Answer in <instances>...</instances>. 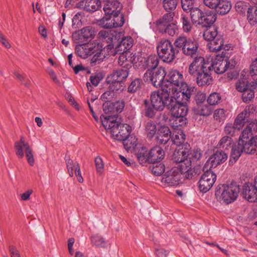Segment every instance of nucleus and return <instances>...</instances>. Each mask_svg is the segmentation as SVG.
Returning a JSON list of instances; mask_svg holds the SVG:
<instances>
[{
    "instance_id": "obj_1",
    "label": "nucleus",
    "mask_w": 257,
    "mask_h": 257,
    "mask_svg": "<svg viewBox=\"0 0 257 257\" xmlns=\"http://www.w3.org/2000/svg\"><path fill=\"white\" fill-rule=\"evenodd\" d=\"M123 107V104L118 102H104L103 104V111L108 115H101L100 118L103 126L111 134L112 138L119 141H124L127 144L129 142L127 139L131 132V127L126 123H121L119 118L114 114L120 112Z\"/></svg>"
},
{
    "instance_id": "obj_2",
    "label": "nucleus",
    "mask_w": 257,
    "mask_h": 257,
    "mask_svg": "<svg viewBox=\"0 0 257 257\" xmlns=\"http://www.w3.org/2000/svg\"><path fill=\"white\" fill-rule=\"evenodd\" d=\"M162 86L167 87V89L177 98L181 95L184 99L190 98L194 89V87L189 86L184 82L183 74L176 70L169 72L167 79L162 83Z\"/></svg>"
},
{
    "instance_id": "obj_3",
    "label": "nucleus",
    "mask_w": 257,
    "mask_h": 257,
    "mask_svg": "<svg viewBox=\"0 0 257 257\" xmlns=\"http://www.w3.org/2000/svg\"><path fill=\"white\" fill-rule=\"evenodd\" d=\"M212 65L202 57H196L189 66V74L196 78L199 86L210 85L212 81Z\"/></svg>"
},
{
    "instance_id": "obj_4",
    "label": "nucleus",
    "mask_w": 257,
    "mask_h": 257,
    "mask_svg": "<svg viewBox=\"0 0 257 257\" xmlns=\"http://www.w3.org/2000/svg\"><path fill=\"white\" fill-rule=\"evenodd\" d=\"M183 99L182 96L179 97H173L170 100V103L168 109H170L171 115L176 118V121L179 120V125H182L186 123L185 116L188 112V108L185 103L189 100Z\"/></svg>"
},
{
    "instance_id": "obj_5",
    "label": "nucleus",
    "mask_w": 257,
    "mask_h": 257,
    "mask_svg": "<svg viewBox=\"0 0 257 257\" xmlns=\"http://www.w3.org/2000/svg\"><path fill=\"white\" fill-rule=\"evenodd\" d=\"M167 88V87L162 86L161 90L152 92L150 95L151 103L155 110L162 111L165 107L168 108L171 99L176 97Z\"/></svg>"
},
{
    "instance_id": "obj_6",
    "label": "nucleus",
    "mask_w": 257,
    "mask_h": 257,
    "mask_svg": "<svg viewBox=\"0 0 257 257\" xmlns=\"http://www.w3.org/2000/svg\"><path fill=\"white\" fill-rule=\"evenodd\" d=\"M239 190L235 184H223L216 191L215 196L220 202L228 204L236 200Z\"/></svg>"
},
{
    "instance_id": "obj_7",
    "label": "nucleus",
    "mask_w": 257,
    "mask_h": 257,
    "mask_svg": "<svg viewBox=\"0 0 257 257\" xmlns=\"http://www.w3.org/2000/svg\"><path fill=\"white\" fill-rule=\"evenodd\" d=\"M157 52L159 57L165 62L170 63L175 59L178 51L168 40H161L158 44Z\"/></svg>"
},
{
    "instance_id": "obj_8",
    "label": "nucleus",
    "mask_w": 257,
    "mask_h": 257,
    "mask_svg": "<svg viewBox=\"0 0 257 257\" xmlns=\"http://www.w3.org/2000/svg\"><path fill=\"white\" fill-rule=\"evenodd\" d=\"M188 11L190 12L191 19L193 23L207 27L212 25L215 21L214 15L204 14L198 8H192Z\"/></svg>"
},
{
    "instance_id": "obj_9",
    "label": "nucleus",
    "mask_w": 257,
    "mask_h": 257,
    "mask_svg": "<svg viewBox=\"0 0 257 257\" xmlns=\"http://www.w3.org/2000/svg\"><path fill=\"white\" fill-rule=\"evenodd\" d=\"M102 48V45L97 40L89 43L78 45L75 47V53L80 58L86 59L96 51L100 50Z\"/></svg>"
},
{
    "instance_id": "obj_10",
    "label": "nucleus",
    "mask_w": 257,
    "mask_h": 257,
    "mask_svg": "<svg viewBox=\"0 0 257 257\" xmlns=\"http://www.w3.org/2000/svg\"><path fill=\"white\" fill-rule=\"evenodd\" d=\"M14 148L16 151V154L19 158H23L24 156L23 149H25L26 156L28 162L31 166H33L34 163V158L32 154V150L29 143L25 141V138L21 136L20 140L15 143Z\"/></svg>"
},
{
    "instance_id": "obj_11",
    "label": "nucleus",
    "mask_w": 257,
    "mask_h": 257,
    "mask_svg": "<svg viewBox=\"0 0 257 257\" xmlns=\"http://www.w3.org/2000/svg\"><path fill=\"white\" fill-rule=\"evenodd\" d=\"M166 75L165 68L160 67L156 70H148L144 75V79L145 81L151 82L155 87L161 86L162 87Z\"/></svg>"
},
{
    "instance_id": "obj_12",
    "label": "nucleus",
    "mask_w": 257,
    "mask_h": 257,
    "mask_svg": "<svg viewBox=\"0 0 257 257\" xmlns=\"http://www.w3.org/2000/svg\"><path fill=\"white\" fill-rule=\"evenodd\" d=\"M124 22L123 15L104 14V16L99 20V25L105 29L121 27Z\"/></svg>"
},
{
    "instance_id": "obj_13",
    "label": "nucleus",
    "mask_w": 257,
    "mask_h": 257,
    "mask_svg": "<svg viewBox=\"0 0 257 257\" xmlns=\"http://www.w3.org/2000/svg\"><path fill=\"white\" fill-rule=\"evenodd\" d=\"M203 171L204 173L198 182L199 188L201 192L206 193L213 186L216 179V175L209 168L203 170Z\"/></svg>"
},
{
    "instance_id": "obj_14",
    "label": "nucleus",
    "mask_w": 257,
    "mask_h": 257,
    "mask_svg": "<svg viewBox=\"0 0 257 257\" xmlns=\"http://www.w3.org/2000/svg\"><path fill=\"white\" fill-rule=\"evenodd\" d=\"M225 54V53L222 51L220 55H217L213 62L210 63L212 65V70L214 69V71L217 74L223 73L230 67V63L228 61ZM230 67L233 68L234 66L231 65Z\"/></svg>"
},
{
    "instance_id": "obj_15",
    "label": "nucleus",
    "mask_w": 257,
    "mask_h": 257,
    "mask_svg": "<svg viewBox=\"0 0 257 257\" xmlns=\"http://www.w3.org/2000/svg\"><path fill=\"white\" fill-rule=\"evenodd\" d=\"M182 176L176 168L167 171L162 178V182L169 186H177L182 183Z\"/></svg>"
},
{
    "instance_id": "obj_16",
    "label": "nucleus",
    "mask_w": 257,
    "mask_h": 257,
    "mask_svg": "<svg viewBox=\"0 0 257 257\" xmlns=\"http://www.w3.org/2000/svg\"><path fill=\"white\" fill-rule=\"evenodd\" d=\"M227 159V155L222 151H216L207 161L203 167V170L211 169L224 163Z\"/></svg>"
},
{
    "instance_id": "obj_17",
    "label": "nucleus",
    "mask_w": 257,
    "mask_h": 257,
    "mask_svg": "<svg viewBox=\"0 0 257 257\" xmlns=\"http://www.w3.org/2000/svg\"><path fill=\"white\" fill-rule=\"evenodd\" d=\"M242 194L249 202H253L257 200V176L253 184L248 183L243 186Z\"/></svg>"
},
{
    "instance_id": "obj_18",
    "label": "nucleus",
    "mask_w": 257,
    "mask_h": 257,
    "mask_svg": "<svg viewBox=\"0 0 257 257\" xmlns=\"http://www.w3.org/2000/svg\"><path fill=\"white\" fill-rule=\"evenodd\" d=\"M254 110L253 106H247L241 112L237 115L234 122V125L237 127V130H240L243 127L245 123L247 121L250 113L253 112Z\"/></svg>"
},
{
    "instance_id": "obj_19",
    "label": "nucleus",
    "mask_w": 257,
    "mask_h": 257,
    "mask_svg": "<svg viewBox=\"0 0 257 257\" xmlns=\"http://www.w3.org/2000/svg\"><path fill=\"white\" fill-rule=\"evenodd\" d=\"M159 58L156 55H151L147 58L141 57L138 66L142 69L154 70L159 64Z\"/></svg>"
},
{
    "instance_id": "obj_20",
    "label": "nucleus",
    "mask_w": 257,
    "mask_h": 257,
    "mask_svg": "<svg viewBox=\"0 0 257 257\" xmlns=\"http://www.w3.org/2000/svg\"><path fill=\"white\" fill-rule=\"evenodd\" d=\"M103 11L104 14L123 15L120 13L121 6L118 0H104Z\"/></svg>"
},
{
    "instance_id": "obj_21",
    "label": "nucleus",
    "mask_w": 257,
    "mask_h": 257,
    "mask_svg": "<svg viewBox=\"0 0 257 257\" xmlns=\"http://www.w3.org/2000/svg\"><path fill=\"white\" fill-rule=\"evenodd\" d=\"M128 76V71L127 69H120L114 71L108 75L106 81L107 83L113 82H123Z\"/></svg>"
},
{
    "instance_id": "obj_22",
    "label": "nucleus",
    "mask_w": 257,
    "mask_h": 257,
    "mask_svg": "<svg viewBox=\"0 0 257 257\" xmlns=\"http://www.w3.org/2000/svg\"><path fill=\"white\" fill-rule=\"evenodd\" d=\"M191 160L190 159H186L182 162L176 164V166L173 168H176L178 171L182 175H185V177L187 179H191L193 177V171L191 169Z\"/></svg>"
},
{
    "instance_id": "obj_23",
    "label": "nucleus",
    "mask_w": 257,
    "mask_h": 257,
    "mask_svg": "<svg viewBox=\"0 0 257 257\" xmlns=\"http://www.w3.org/2000/svg\"><path fill=\"white\" fill-rule=\"evenodd\" d=\"M78 5L84 11L93 13L100 8L101 2L100 0H83L79 2Z\"/></svg>"
},
{
    "instance_id": "obj_24",
    "label": "nucleus",
    "mask_w": 257,
    "mask_h": 257,
    "mask_svg": "<svg viewBox=\"0 0 257 257\" xmlns=\"http://www.w3.org/2000/svg\"><path fill=\"white\" fill-rule=\"evenodd\" d=\"M242 141L241 147L243 152L246 154H254L256 152L257 136L251 138L249 140L239 139Z\"/></svg>"
},
{
    "instance_id": "obj_25",
    "label": "nucleus",
    "mask_w": 257,
    "mask_h": 257,
    "mask_svg": "<svg viewBox=\"0 0 257 257\" xmlns=\"http://www.w3.org/2000/svg\"><path fill=\"white\" fill-rule=\"evenodd\" d=\"M165 153L163 149L159 146L152 149L148 154L149 163L154 164L160 162L164 157Z\"/></svg>"
},
{
    "instance_id": "obj_26",
    "label": "nucleus",
    "mask_w": 257,
    "mask_h": 257,
    "mask_svg": "<svg viewBox=\"0 0 257 257\" xmlns=\"http://www.w3.org/2000/svg\"><path fill=\"white\" fill-rule=\"evenodd\" d=\"M189 145L185 144L183 146L182 148L179 149L177 151H175L174 153L173 161L176 164H178L182 162L186 159L188 158Z\"/></svg>"
},
{
    "instance_id": "obj_27",
    "label": "nucleus",
    "mask_w": 257,
    "mask_h": 257,
    "mask_svg": "<svg viewBox=\"0 0 257 257\" xmlns=\"http://www.w3.org/2000/svg\"><path fill=\"white\" fill-rule=\"evenodd\" d=\"M98 35L100 40L108 44L104 47V49L106 48L107 50H111L113 48V35L110 32L101 30L99 31Z\"/></svg>"
},
{
    "instance_id": "obj_28",
    "label": "nucleus",
    "mask_w": 257,
    "mask_h": 257,
    "mask_svg": "<svg viewBox=\"0 0 257 257\" xmlns=\"http://www.w3.org/2000/svg\"><path fill=\"white\" fill-rule=\"evenodd\" d=\"M242 141L238 140V143L232 146L230 153L229 163L230 165H233L239 159L243 152L241 145H242Z\"/></svg>"
},
{
    "instance_id": "obj_29",
    "label": "nucleus",
    "mask_w": 257,
    "mask_h": 257,
    "mask_svg": "<svg viewBox=\"0 0 257 257\" xmlns=\"http://www.w3.org/2000/svg\"><path fill=\"white\" fill-rule=\"evenodd\" d=\"M257 131V121L254 120L251 121L247 125L246 127L243 130L241 135L240 136L239 139H244L249 140L248 139L250 137L252 138V136Z\"/></svg>"
},
{
    "instance_id": "obj_30",
    "label": "nucleus",
    "mask_w": 257,
    "mask_h": 257,
    "mask_svg": "<svg viewBox=\"0 0 257 257\" xmlns=\"http://www.w3.org/2000/svg\"><path fill=\"white\" fill-rule=\"evenodd\" d=\"M171 131L167 126H162L159 130L157 135V140L159 143L166 144L171 138Z\"/></svg>"
},
{
    "instance_id": "obj_31",
    "label": "nucleus",
    "mask_w": 257,
    "mask_h": 257,
    "mask_svg": "<svg viewBox=\"0 0 257 257\" xmlns=\"http://www.w3.org/2000/svg\"><path fill=\"white\" fill-rule=\"evenodd\" d=\"M207 46L210 52L222 51L223 39L221 37L218 36L216 38L209 41Z\"/></svg>"
},
{
    "instance_id": "obj_32",
    "label": "nucleus",
    "mask_w": 257,
    "mask_h": 257,
    "mask_svg": "<svg viewBox=\"0 0 257 257\" xmlns=\"http://www.w3.org/2000/svg\"><path fill=\"white\" fill-rule=\"evenodd\" d=\"M231 8V4L229 2L226 0H220L219 4L215 10L218 14L224 15L227 14Z\"/></svg>"
},
{
    "instance_id": "obj_33",
    "label": "nucleus",
    "mask_w": 257,
    "mask_h": 257,
    "mask_svg": "<svg viewBox=\"0 0 257 257\" xmlns=\"http://www.w3.org/2000/svg\"><path fill=\"white\" fill-rule=\"evenodd\" d=\"M67 171L70 177H73L74 173L78 172L80 170L79 164L77 162H74L69 157L65 158Z\"/></svg>"
},
{
    "instance_id": "obj_34",
    "label": "nucleus",
    "mask_w": 257,
    "mask_h": 257,
    "mask_svg": "<svg viewBox=\"0 0 257 257\" xmlns=\"http://www.w3.org/2000/svg\"><path fill=\"white\" fill-rule=\"evenodd\" d=\"M188 43H189L186 46V48L185 47L184 50L182 52L185 55L193 57L197 52L198 45L196 42H195L192 40Z\"/></svg>"
},
{
    "instance_id": "obj_35",
    "label": "nucleus",
    "mask_w": 257,
    "mask_h": 257,
    "mask_svg": "<svg viewBox=\"0 0 257 257\" xmlns=\"http://www.w3.org/2000/svg\"><path fill=\"white\" fill-rule=\"evenodd\" d=\"M159 30L163 33L173 36L177 33L178 28L176 24L171 23L166 25L165 26H163L162 28H159Z\"/></svg>"
},
{
    "instance_id": "obj_36",
    "label": "nucleus",
    "mask_w": 257,
    "mask_h": 257,
    "mask_svg": "<svg viewBox=\"0 0 257 257\" xmlns=\"http://www.w3.org/2000/svg\"><path fill=\"white\" fill-rule=\"evenodd\" d=\"M133 39L131 37H126L122 39L118 46V50L126 52L133 46Z\"/></svg>"
},
{
    "instance_id": "obj_37",
    "label": "nucleus",
    "mask_w": 257,
    "mask_h": 257,
    "mask_svg": "<svg viewBox=\"0 0 257 257\" xmlns=\"http://www.w3.org/2000/svg\"><path fill=\"white\" fill-rule=\"evenodd\" d=\"M210 25L207 27V28L203 33L204 39L209 42L218 37L217 31L216 28L214 27H210Z\"/></svg>"
},
{
    "instance_id": "obj_38",
    "label": "nucleus",
    "mask_w": 257,
    "mask_h": 257,
    "mask_svg": "<svg viewBox=\"0 0 257 257\" xmlns=\"http://www.w3.org/2000/svg\"><path fill=\"white\" fill-rule=\"evenodd\" d=\"M145 127V133L147 137L150 139L152 138L156 133V124L153 121L150 120L146 123Z\"/></svg>"
},
{
    "instance_id": "obj_39",
    "label": "nucleus",
    "mask_w": 257,
    "mask_h": 257,
    "mask_svg": "<svg viewBox=\"0 0 257 257\" xmlns=\"http://www.w3.org/2000/svg\"><path fill=\"white\" fill-rule=\"evenodd\" d=\"M91 242L93 245L98 247L105 248L107 242L104 238L98 234L93 235L91 237Z\"/></svg>"
},
{
    "instance_id": "obj_40",
    "label": "nucleus",
    "mask_w": 257,
    "mask_h": 257,
    "mask_svg": "<svg viewBox=\"0 0 257 257\" xmlns=\"http://www.w3.org/2000/svg\"><path fill=\"white\" fill-rule=\"evenodd\" d=\"M136 155L140 164H144L147 162L149 163V156L146 148L142 147L138 150Z\"/></svg>"
},
{
    "instance_id": "obj_41",
    "label": "nucleus",
    "mask_w": 257,
    "mask_h": 257,
    "mask_svg": "<svg viewBox=\"0 0 257 257\" xmlns=\"http://www.w3.org/2000/svg\"><path fill=\"white\" fill-rule=\"evenodd\" d=\"M247 19L251 25L257 23V7H251L247 11Z\"/></svg>"
},
{
    "instance_id": "obj_42",
    "label": "nucleus",
    "mask_w": 257,
    "mask_h": 257,
    "mask_svg": "<svg viewBox=\"0 0 257 257\" xmlns=\"http://www.w3.org/2000/svg\"><path fill=\"white\" fill-rule=\"evenodd\" d=\"M174 17V14L173 13L171 12L165 14L162 18L158 20L157 22L159 28L171 24L170 22L173 21Z\"/></svg>"
},
{
    "instance_id": "obj_43",
    "label": "nucleus",
    "mask_w": 257,
    "mask_h": 257,
    "mask_svg": "<svg viewBox=\"0 0 257 257\" xmlns=\"http://www.w3.org/2000/svg\"><path fill=\"white\" fill-rule=\"evenodd\" d=\"M185 140V135L181 130L176 131L172 137V142L177 146H180L181 144H183Z\"/></svg>"
},
{
    "instance_id": "obj_44",
    "label": "nucleus",
    "mask_w": 257,
    "mask_h": 257,
    "mask_svg": "<svg viewBox=\"0 0 257 257\" xmlns=\"http://www.w3.org/2000/svg\"><path fill=\"white\" fill-rule=\"evenodd\" d=\"M143 82L140 78H135L131 82L128 87V91L131 93H134L141 88Z\"/></svg>"
},
{
    "instance_id": "obj_45",
    "label": "nucleus",
    "mask_w": 257,
    "mask_h": 257,
    "mask_svg": "<svg viewBox=\"0 0 257 257\" xmlns=\"http://www.w3.org/2000/svg\"><path fill=\"white\" fill-rule=\"evenodd\" d=\"M250 8L249 4L244 1L237 2L235 5L236 11L240 14H244Z\"/></svg>"
},
{
    "instance_id": "obj_46",
    "label": "nucleus",
    "mask_w": 257,
    "mask_h": 257,
    "mask_svg": "<svg viewBox=\"0 0 257 257\" xmlns=\"http://www.w3.org/2000/svg\"><path fill=\"white\" fill-rule=\"evenodd\" d=\"M192 39L187 38L186 37L181 36L179 37L175 41L174 45L175 46L179 49L182 50L183 51L184 50L185 47L188 45L189 41H191Z\"/></svg>"
},
{
    "instance_id": "obj_47",
    "label": "nucleus",
    "mask_w": 257,
    "mask_h": 257,
    "mask_svg": "<svg viewBox=\"0 0 257 257\" xmlns=\"http://www.w3.org/2000/svg\"><path fill=\"white\" fill-rule=\"evenodd\" d=\"M103 47L98 51H96L94 54V56L91 59L90 64L92 66L100 64L103 60L105 58L104 55H103L101 51Z\"/></svg>"
},
{
    "instance_id": "obj_48",
    "label": "nucleus",
    "mask_w": 257,
    "mask_h": 257,
    "mask_svg": "<svg viewBox=\"0 0 257 257\" xmlns=\"http://www.w3.org/2000/svg\"><path fill=\"white\" fill-rule=\"evenodd\" d=\"M248 87V82L245 75H241L240 78L236 83V88L238 91L244 90Z\"/></svg>"
},
{
    "instance_id": "obj_49",
    "label": "nucleus",
    "mask_w": 257,
    "mask_h": 257,
    "mask_svg": "<svg viewBox=\"0 0 257 257\" xmlns=\"http://www.w3.org/2000/svg\"><path fill=\"white\" fill-rule=\"evenodd\" d=\"M222 101L221 95L217 92L211 93L207 98V102L210 105H216Z\"/></svg>"
},
{
    "instance_id": "obj_50",
    "label": "nucleus",
    "mask_w": 257,
    "mask_h": 257,
    "mask_svg": "<svg viewBox=\"0 0 257 257\" xmlns=\"http://www.w3.org/2000/svg\"><path fill=\"white\" fill-rule=\"evenodd\" d=\"M162 2L164 9L167 12L174 11L177 7V0H160Z\"/></svg>"
},
{
    "instance_id": "obj_51",
    "label": "nucleus",
    "mask_w": 257,
    "mask_h": 257,
    "mask_svg": "<svg viewBox=\"0 0 257 257\" xmlns=\"http://www.w3.org/2000/svg\"><path fill=\"white\" fill-rule=\"evenodd\" d=\"M81 33V36L86 40L93 38L95 35L94 29L90 27H86L82 29Z\"/></svg>"
},
{
    "instance_id": "obj_52",
    "label": "nucleus",
    "mask_w": 257,
    "mask_h": 257,
    "mask_svg": "<svg viewBox=\"0 0 257 257\" xmlns=\"http://www.w3.org/2000/svg\"><path fill=\"white\" fill-rule=\"evenodd\" d=\"M241 92L242 93V99L244 102H249L254 97V92L252 89L247 88Z\"/></svg>"
},
{
    "instance_id": "obj_53",
    "label": "nucleus",
    "mask_w": 257,
    "mask_h": 257,
    "mask_svg": "<svg viewBox=\"0 0 257 257\" xmlns=\"http://www.w3.org/2000/svg\"><path fill=\"white\" fill-rule=\"evenodd\" d=\"M122 82H113L112 83H107L110 84L109 88L116 94L122 92L124 89Z\"/></svg>"
},
{
    "instance_id": "obj_54",
    "label": "nucleus",
    "mask_w": 257,
    "mask_h": 257,
    "mask_svg": "<svg viewBox=\"0 0 257 257\" xmlns=\"http://www.w3.org/2000/svg\"><path fill=\"white\" fill-rule=\"evenodd\" d=\"M181 21L182 23V29L185 32H189L192 29V26L188 17L182 15Z\"/></svg>"
},
{
    "instance_id": "obj_55",
    "label": "nucleus",
    "mask_w": 257,
    "mask_h": 257,
    "mask_svg": "<svg viewBox=\"0 0 257 257\" xmlns=\"http://www.w3.org/2000/svg\"><path fill=\"white\" fill-rule=\"evenodd\" d=\"M189 149V153L188 154V158L191 160V162L193 161H197L199 160L201 157V153L200 152V150H191L190 148V146L188 147Z\"/></svg>"
},
{
    "instance_id": "obj_56",
    "label": "nucleus",
    "mask_w": 257,
    "mask_h": 257,
    "mask_svg": "<svg viewBox=\"0 0 257 257\" xmlns=\"http://www.w3.org/2000/svg\"><path fill=\"white\" fill-rule=\"evenodd\" d=\"M115 96V92L109 88L108 90L106 91L101 95V99L105 102H110Z\"/></svg>"
},
{
    "instance_id": "obj_57",
    "label": "nucleus",
    "mask_w": 257,
    "mask_h": 257,
    "mask_svg": "<svg viewBox=\"0 0 257 257\" xmlns=\"http://www.w3.org/2000/svg\"><path fill=\"white\" fill-rule=\"evenodd\" d=\"M165 170V166L162 163L154 165L152 168V173L156 176H159L163 174Z\"/></svg>"
},
{
    "instance_id": "obj_58",
    "label": "nucleus",
    "mask_w": 257,
    "mask_h": 257,
    "mask_svg": "<svg viewBox=\"0 0 257 257\" xmlns=\"http://www.w3.org/2000/svg\"><path fill=\"white\" fill-rule=\"evenodd\" d=\"M237 130V127L234 125V123H227L224 129V132L226 135H228V136L232 137L234 136L235 132Z\"/></svg>"
},
{
    "instance_id": "obj_59",
    "label": "nucleus",
    "mask_w": 257,
    "mask_h": 257,
    "mask_svg": "<svg viewBox=\"0 0 257 257\" xmlns=\"http://www.w3.org/2000/svg\"><path fill=\"white\" fill-rule=\"evenodd\" d=\"M212 113V109L207 105H202L200 106L198 110V114L200 115L208 116Z\"/></svg>"
},
{
    "instance_id": "obj_60",
    "label": "nucleus",
    "mask_w": 257,
    "mask_h": 257,
    "mask_svg": "<svg viewBox=\"0 0 257 257\" xmlns=\"http://www.w3.org/2000/svg\"><path fill=\"white\" fill-rule=\"evenodd\" d=\"M95 164L97 172L99 174H102L104 171V164L101 158L99 157H96L95 159Z\"/></svg>"
},
{
    "instance_id": "obj_61",
    "label": "nucleus",
    "mask_w": 257,
    "mask_h": 257,
    "mask_svg": "<svg viewBox=\"0 0 257 257\" xmlns=\"http://www.w3.org/2000/svg\"><path fill=\"white\" fill-rule=\"evenodd\" d=\"M231 138L229 136H224L219 141L217 147L219 148H227L228 145L230 144Z\"/></svg>"
},
{
    "instance_id": "obj_62",
    "label": "nucleus",
    "mask_w": 257,
    "mask_h": 257,
    "mask_svg": "<svg viewBox=\"0 0 257 257\" xmlns=\"http://www.w3.org/2000/svg\"><path fill=\"white\" fill-rule=\"evenodd\" d=\"M225 117V110L223 109L219 108L215 110L214 112V118L219 121L224 119Z\"/></svg>"
},
{
    "instance_id": "obj_63",
    "label": "nucleus",
    "mask_w": 257,
    "mask_h": 257,
    "mask_svg": "<svg viewBox=\"0 0 257 257\" xmlns=\"http://www.w3.org/2000/svg\"><path fill=\"white\" fill-rule=\"evenodd\" d=\"M250 75L253 80L257 79V58L252 62L250 65Z\"/></svg>"
},
{
    "instance_id": "obj_64",
    "label": "nucleus",
    "mask_w": 257,
    "mask_h": 257,
    "mask_svg": "<svg viewBox=\"0 0 257 257\" xmlns=\"http://www.w3.org/2000/svg\"><path fill=\"white\" fill-rule=\"evenodd\" d=\"M182 8L184 11H188L193 8L194 0H181Z\"/></svg>"
}]
</instances>
